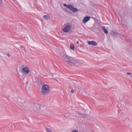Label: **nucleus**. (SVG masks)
Masks as SVG:
<instances>
[{
  "label": "nucleus",
  "mask_w": 132,
  "mask_h": 132,
  "mask_svg": "<svg viewBox=\"0 0 132 132\" xmlns=\"http://www.w3.org/2000/svg\"><path fill=\"white\" fill-rule=\"evenodd\" d=\"M64 61L70 65H74L78 62V60H76L73 57L68 55L66 59H65Z\"/></svg>",
  "instance_id": "nucleus-1"
},
{
  "label": "nucleus",
  "mask_w": 132,
  "mask_h": 132,
  "mask_svg": "<svg viewBox=\"0 0 132 132\" xmlns=\"http://www.w3.org/2000/svg\"><path fill=\"white\" fill-rule=\"evenodd\" d=\"M50 89L49 86L47 85H45L42 86L41 92L43 95H45L47 93H49Z\"/></svg>",
  "instance_id": "nucleus-2"
},
{
  "label": "nucleus",
  "mask_w": 132,
  "mask_h": 132,
  "mask_svg": "<svg viewBox=\"0 0 132 132\" xmlns=\"http://www.w3.org/2000/svg\"><path fill=\"white\" fill-rule=\"evenodd\" d=\"M67 8L69 9L70 10L73 12H76L78 11V10L76 8L74 7L72 5L69 4L68 5Z\"/></svg>",
  "instance_id": "nucleus-3"
},
{
  "label": "nucleus",
  "mask_w": 132,
  "mask_h": 132,
  "mask_svg": "<svg viewBox=\"0 0 132 132\" xmlns=\"http://www.w3.org/2000/svg\"><path fill=\"white\" fill-rule=\"evenodd\" d=\"M21 71L24 75L28 74L30 72V70L27 67L23 68L21 69Z\"/></svg>",
  "instance_id": "nucleus-4"
},
{
  "label": "nucleus",
  "mask_w": 132,
  "mask_h": 132,
  "mask_svg": "<svg viewBox=\"0 0 132 132\" xmlns=\"http://www.w3.org/2000/svg\"><path fill=\"white\" fill-rule=\"evenodd\" d=\"M71 27V25H68L63 29V30L65 32H67L69 31Z\"/></svg>",
  "instance_id": "nucleus-5"
},
{
  "label": "nucleus",
  "mask_w": 132,
  "mask_h": 132,
  "mask_svg": "<svg viewBox=\"0 0 132 132\" xmlns=\"http://www.w3.org/2000/svg\"><path fill=\"white\" fill-rule=\"evenodd\" d=\"M90 18V16H86L82 20L83 23H85L89 21Z\"/></svg>",
  "instance_id": "nucleus-6"
},
{
  "label": "nucleus",
  "mask_w": 132,
  "mask_h": 132,
  "mask_svg": "<svg viewBox=\"0 0 132 132\" xmlns=\"http://www.w3.org/2000/svg\"><path fill=\"white\" fill-rule=\"evenodd\" d=\"M110 34L115 37H117V35H119L118 32L114 31H112L111 32Z\"/></svg>",
  "instance_id": "nucleus-7"
},
{
  "label": "nucleus",
  "mask_w": 132,
  "mask_h": 132,
  "mask_svg": "<svg viewBox=\"0 0 132 132\" xmlns=\"http://www.w3.org/2000/svg\"><path fill=\"white\" fill-rule=\"evenodd\" d=\"M88 44L89 45H91L93 46H96L97 45L96 42L94 41H88Z\"/></svg>",
  "instance_id": "nucleus-8"
},
{
  "label": "nucleus",
  "mask_w": 132,
  "mask_h": 132,
  "mask_svg": "<svg viewBox=\"0 0 132 132\" xmlns=\"http://www.w3.org/2000/svg\"><path fill=\"white\" fill-rule=\"evenodd\" d=\"M60 55L62 57L64 61L65 59L68 55L64 54L63 53H60Z\"/></svg>",
  "instance_id": "nucleus-9"
},
{
  "label": "nucleus",
  "mask_w": 132,
  "mask_h": 132,
  "mask_svg": "<svg viewBox=\"0 0 132 132\" xmlns=\"http://www.w3.org/2000/svg\"><path fill=\"white\" fill-rule=\"evenodd\" d=\"M102 29L103 30L105 33L106 34H107L108 33V30L105 28V27L104 26H102Z\"/></svg>",
  "instance_id": "nucleus-10"
},
{
  "label": "nucleus",
  "mask_w": 132,
  "mask_h": 132,
  "mask_svg": "<svg viewBox=\"0 0 132 132\" xmlns=\"http://www.w3.org/2000/svg\"><path fill=\"white\" fill-rule=\"evenodd\" d=\"M44 18L47 20H48V19H50V16L48 15H44Z\"/></svg>",
  "instance_id": "nucleus-11"
},
{
  "label": "nucleus",
  "mask_w": 132,
  "mask_h": 132,
  "mask_svg": "<svg viewBox=\"0 0 132 132\" xmlns=\"http://www.w3.org/2000/svg\"><path fill=\"white\" fill-rule=\"evenodd\" d=\"M45 130L47 132H52V131L50 128L47 127L46 128Z\"/></svg>",
  "instance_id": "nucleus-12"
},
{
  "label": "nucleus",
  "mask_w": 132,
  "mask_h": 132,
  "mask_svg": "<svg viewBox=\"0 0 132 132\" xmlns=\"http://www.w3.org/2000/svg\"><path fill=\"white\" fill-rule=\"evenodd\" d=\"M70 47L71 49L73 50L75 48L74 45L72 44H71L70 45Z\"/></svg>",
  "instance_id": "nucleus-13"
},
{
  "label": "nucleus",
  "mask_w": 132,
  "mask_h": 132,
  "mask_svg": "<svg viewBox=\"0 0 132 132\" xmlns=\"http://www.w3.org/2000/svg\"><path fill=\"white\" fill-rule=\"evenodd\" d=\"M71 132H78L77 130H73Z\"/></svg>",
  "instance_id": "nucleus-14"
},
{
  "label": "nucleus",
  "mask_w": 132,
  "mask_h": 132,
  "mask_svg": "<svg viewBox=\"0 0 132 132\" xmlns=\"http://www.w3.org/2000/svg\"><path fill=\"white\" fill-rule=\"evenodd\" d=\"M3 3L2 0H0V5H1Z\"/></svg>",
  "instance_id": "nucleus-15"
},
{
  "label": "nucleus",
  "mask_w": 132,
  "mask_h": 132,
  "mask_svg": "<svg viewBox=\"0 0 132 132\" xmlns=\"http://www.w3.org/2000/svg\"><path fill=\"white\" fill-rule=\"evenodd\" d=\"M64 6H65V7H66V6L67 7H67L68 6V5H67V4H64Z\"/></svg>",
  "instance_id": "nucleus-16"
},
{
  "label": "nucleus",
  "mask_w": 132,
  "mask_h": 132,
  "mask_svg": "<svg viewBox=\"0 0 132 132\" xmlns=\"http://www.w3.org/2000/svg\"><path fill=\"white\" fill-rule=\"evenodd\" d=\"M7 55L8 57H10V55L9 53H8L7 54Z\"/></svg>",
  "instance_id": "nucleus-17"
},
{
  "label": "nucleus",
  "mask_w": 132,
  "mask_h": 132,
  "mask_svg": "<svg viewBox=\"0 0 132 132\" xmlns=\"http://www.w3.org/2000/svg\"><path fill=\"white\" fill-rule=\"evenodd\" d=\"M71 92L72 93H74V90H71Z\"/></svg>",
  "instance_id": "nucleus-18"
},
{
  "label": "nucleus",
  "mask_w": 132,
  "mask_h": 132,
  "mask_svg": "<svg viewBox=\"0 0 132 132\" xmlns=\"http://www.w3.org/2000/svg\"><path fill=\"white\" fill-rule=\"evenodd\" d=\"M127 73L128 75H131V73H130V72H127Z\"/></svg>",
  "instance_id": "nucleus-19"
},
{
  "label": "nucleus",
  "mask_w": 132,
  "mask_h": 132,
  "mask_svg": "<svg viewBox=\"0 0 132 132\" xmlns=\"http://www.w3.org/2000/svg\"><path fill=\"white\" fill-rule=\"evenodd\" d=\"M76 43L77 44H79V42L78 41H77L76 42Z\"/></svg>",
  "instance_id": "nucleus-20"
},
{
  "label": "nucleus",
  "mask_w": 132,
  "mask_h": 132,
  "mask_svg": "<svg viewBox=\"0 0 132 132\" xmlns=\"http://www.w3.org/2000/svg\"><path fill=\"white\" fill-rule=\"evenodd\" d=\"M64 116L65 117H66V116L65 115H64Z\"/></svg>",
  "instance_id": "nucleus-21"
},
{
  "label": "nucleus",
  "mask_w": 132,
  "mask_h": 132,
  "mask_svg": "<svg viewBox=\"0 0 132 132\" xmlns=\"http://www.w3.org/2000/svg\"><path fill=\"white\" fill-rule=\"evenodd\" d=\"M69 1H70V0H68Z\"/></svg>",
  "instance_id": "nucleus-22"
}]
</instances>
